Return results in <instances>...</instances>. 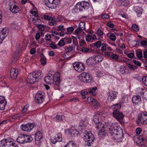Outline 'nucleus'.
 <instances>
[{"mask_svg":"<svg viewBox=\"0 0 147 147\" xmlns=\"http://www.w3.org/2000/svg\"><path fill=\"white\" fill-rule=\"evenodd\" d=\"M109 132L111 136V138L117 140L121 139L124 136L123 130L119 125L112 124L108 127Z\"/></svg>","mask_w":147,"mask_h":147,"instance_id":"1","label":"nucleus"},{"mask_svg":"<svg viewBox=\"0 0 147 147\" xmlns=\"http://www.w3.org/2000/svg\"><path fill=\"white\" fill-rule=\"evenodd\" d=\"M45 82L49 84H54L58 86L60 82V76L59 72L55 74H48L44 78Z\"/></svg>","mask_w":147,"mask_h":147,"instance_id":"2","label":"nucleus"},{"mask_svg":"<svg viewBox=\"0 0 147 147\" xmlns=\"http://www.w3.org/2000/svg\"><path fill=\"white\" fill-rule=\"evenodd\" d=\"M41 78V73L39 71H35L30 74L27 78V82L29 83L33 84Z\"/></svg>","mask_w":147,"mask_h":147,"instance_id":"3","label":"nucleus"},{"mask_svg":"<svg viewBox=\"0 0 147 147\" xmlns=\"http://www.w3.org/2000/svg\"><path fill=\"white\" fill-rule=\"evenodd\" d=\"M1 144L3 147H18V144L10 138L3 139L1 141Z\"/></svg>","mask_w":147,"mask_h":147,"instance_id":"4","label":"nucleus"},{"mask_svg":"<svg viewBox=\"0 0 147 147\" xmlns=\"http://www.w3.org/2000/svg\"><path fill=\"white\" fill-rule=\"evenodd\" d=\"M136 122L138 125L147 124V112H142L139 113Z\"/></svg>","mask_w":147,"mask_h":147,"instance_id":"5","label":"nucleus"},{"mask_svg":"<svg viewBox=\"0 0 147 147\" xmlns=\"http://www.w3.org/2000/svg\"><path fill=\"white\" fill-rule=\"evenodd\" d=\"M85 145L90 146L92 142L94 141L95 138L94 135L91 131L87 132L86 134L84 136Z\"/></svg>","mask_w":147,"mask_h":147,"instance_id":"6","label":"nucleus"},{"mask_svg":"<svg viewBox=\"0 0 147 147\" xmlns=\"http://www.w3.org/2000/svg\"><path fill=\"white\" fill-rule=\"evenodd\" d=\"M95 123L96 124V128L97 129H99L100 131L98 133V135L101 136V137H102L105 136L106 132V129H105V126L100 121H98L97 122V123Z\"/></svg>","mask_w":147,"mask_h":147,"instance_id":"7","label":"nucleus"},{"mask_svg":"<svg viewBox=\"0 0 147 147\" xmlns=\"http://www.w3.org/2000/svg\"><path fill=\"white\" fill-rule=\"evenodd\" d=\"M89 3L86 1H82L80 3H78L75 6L77 9H78L79 11H82L89 8Z\"/></svg>","mask_w":147,"mask_h":147,"instance_id":"8","label":"nucleus"},{"mask_svg":"<svg viewBox=\"0 0 147 147\" xmlns=\"http://www.w3.org/2000/svg\"><path fill=\"white\" fill-rule=\"evenodd\" d=\"M59 3V0H47L45 1V5L49 8L55 9Z\"/></svg>","mask_w":147,"mask_h":147,"instance_id":"9","label":"nucleus"},{"mask_svg":"<svg viewBox=\"0 0 147 147\" xmlns=\"http://www.w3.org/2000/svg\"><path fill=\"white\" fill-rule=\"evenodd\" d=\"M113 117L119 121L122 120L124 116L122 112L119 111H113Z\"/></svg>","mask_w":147,"mask_h":147,"instance_id":"10","label":"nucleus"},{"mask_svg":"<svg viewBox=\"0 0 147 147\" xmlns=\"http://www.w3.org/2000/svg\"><path fill=\"white\" fill-rule=\"evenodd\" d=\"M34 123H28L26 125H22L21 126V127L23 131L29 132L34 127Z\"/></svg>","mask_w":147,"mask_h":147,"instance_id":"11","label":"nucleus"},{"mask_svg":"<svg viewBox=\"0 0 147 147\" xmlns=\"http://www.w3.org/2000/svg\"><path fill=\"white\" fill-rule=\"evenodd\" d=\"M73 66L75 70L78 72H81L85 69L84 65L81 63H73Z\"/></svg>","mask_w":147,"mask_h":147,"instance_id":"12","label":"nucleus"},{"mask_svg":"<svg viewBox=\"0 0 147 147\" xmlns=\"http://www.w3.org/2000/svg\"><path fill=\"white\" fill-rule=\"evenodd\" d=\"M118 92L115 91L112 92L109 91L108 94V96L107 100L108 101L111 102L113 101L117 97V95Z\"/></svg>","mask_w":147,"mask_h":147,"instance_id":"13","label":"nucleus"},{"mask_svg":"<svg viewBox=\"0 0 147 147\" xmlns=\"http://www.w3.org/2000/svg\"><path fill=\"white\" fill-rule=\"evenodd\" d=\"M18 71L17 69L15 68H12L11 69L10 72V76L12 80L15 79L18 76Z\"/></svg>","mask_w":147,"mask_h":147,"instance_id":"14","label":"nucleus"},{"mask_svg":"<svg viewBox=\"0 0 147 147\" xmlns=\"http://www.w3.org/2000/svg\"><path fill=\"white\" fill-rule=\"evenodd\" d=\"M7 102L5 98L3 96H0V110L5 109Z\"/></svg>","mask_w":147,"mask_h":147,"instance_id":"15","label":"nucleus"},{"mask_svg":"<svg viewBox=\"0 0 147 147\" xmlns=\"http://www.w3.org/2000/svg\"><path fill=\"white\" fill-rule=\"evenodd\" d=\"M7 29L6 28H3L2 29L0 32V37L3 40L8 35V31Z\"/></svg>","mask_w":147,"mask_h":147,"instance_id":"16","label":"nucleus"},{"mask_svg":"<svg viewBox=\"0 0 147 147\" xmlns=\"http://www.w3.org/2000/svg\"><path fill=\"white\" fill-rule=\"evenodd\" d=\"M132 102L133 104L135 105H139L141 102V97L138 95L134 96L133 97Z\"/></svg>","mask_w":147,"mask_h":147,"instance_id":"17","label":"nucleus"},{"mask_svg":"<svg viewBox=\"0 0 147 147\" xmlns=\"http://www.w3.org/2000/svg\"><path fill=\"white\" fill-rule=\"evenodd\" d=\"M88 76V74L85 72L82 73L80 74L79 76V78L80 81L83 82L87 81V80L86 79L87 77Z\"/></svg>","mask_w":147,"mask_h":147,"instance_id":"18","label":"nucleus"},{"mask_svg":"<svg viewBox=\"0 0 147 147\" xmlns=\"http://www.w3.org/2000/svg\"><path fill=\"white\" fill-rule=\"evenodd\" d=\"M118 2L120 6L127 7L129 5V0H118Z\"/></svg>","mask_w":147,"mask_h":147,"instance_id":"19","label":"nucleus"},{"mask_svg":"<svg viewBox=\"0 0 147 147\" xmlns=\"http://www.w3.org/2000/svg\"><path fill=\"white\" fill-rule=\"evenodd\" d=\"M86 39L87 42H92V41L95 40H97V38L96 36L94 34L90 35L87 34L86 36Z\"/></svg>","mask_w":147,"mask_h":147,"instance_id":"20","label":"nucleus"},{"mask_svg":"<svg viewBox=\"0 0 147 147\" xmlns=\"http://www.w3.org/2000/svg\"><path fill=\"white\" fill-rule=\"evenodd\" d=\"M35 141L38 142V144L40 143V140L42 138V134L40 131H37L35 135Z\"/></svg>","mask_w":147,"mask_h":147,"instance_id":"21","label":"nucleus"},{"mask_svg":"<svg viewBox=\"0 0 147 147\" xmlns=\"http://www.w3.org/2000/svg\"><path fill=\"white\" fill-rule=\"evenodd\" d=\"M9 9L10 11L14 13H17L19 11V9L18 6L13 4L10 6Z\"/></svg>","mask_w":147,"mask_h":147,"instance_id":"22","label":"nucleus"},{"mask_svg":"<svg viewBox=\"0 0 147 147\" xmlns=\"http://www.w3.org/2000/svg\"><path fill=\"white\" fill-rule=\"evenodd\" d=\"M93 57L95 63H97L102 61L103 59L102 56L100 55H97L95 57Z\"/></svg>","mask_w":147,"mask_h":147,"instance_id":"23","label":"nucleus"},{"mask_svg":"<svg viewBox=\"0 0 147 147\" xmlns=\"http://www.w3.org/2000/svg\"><path fill=\"white\" fill-rule=\"evenodd\" d=\"M25 137L24 134H21L17 138V140L19 143L22 144L25 143Z\"/></svg>","mask_w":147,"mask_h":147,"instance_id":"24","label":"nucleus"},{"mask_svg":"<svg viewBox=\"0 0 147 147\" xmlns=\"http://www.w3.org/2000/svg\"><path fill=\"white\" fill-rule=\"evenodd\" d=\"M144 141V139L143 138L140 137L137 138L136 140V143L138 145L140 146L143 145V142Z\"/></svg>","mask_w":147,"mask_h":147,"instance_id":"25","label":"nucleus"},{"mask_svg":"<svg viewBox=\"0 0 147 147\" xmlns=\"http://www.w3.org/2000/svg\"><path fill=\"white\" fill-rule=\"evenodd\" d=\"M100 113V112L99 113L98 112L95 113L94 115L93 120L95 123H97V122L99 121Z\"/></svg>","mask_w":147,"mask_h":147,"instance_id":"26","label":"nucleus"},{"mask_svg":"<svg viewBox=\"0 0 147 147\" xmlns=\"http://www.w3.org/2000/svg\"><path fill=\"white\" fill-rule=\"evenodd\" d=\"M25 143L27 142H30L33 140L32 137L30 135H24Z\"/></svg>","mask_w":147,"mask_h":147,"instance_id":"27","label":"nucleus"},{"mask_svg":"<svg viewBox=\"0 0 147 147\" xmlns=\"http://www.w3.org/2000/svg\"><path fill=\"white\" fill-rule=\"evenodd\" d=\"M121 108V104L117 103L115 105L112 106L111 108L114 109V111H119Z\"/></svg>","mask_w":147,"mask_h":147,"instance_id":"28","label":"nucleus"},{"mask_svg":"<svg viewBox=\"0 0 147 147\" xmlns=\"http://www.w3.org/2000/svg\"><path fill=\"white\" fill-rule=\"evenodd\" d=\"M86 63L89 65L95 63L93 57L89 58L88 59L86 60Z\"/></svg>","mask_w":147,"mask_h":147,"instance_id":"29","label":"nucleus"},{"mask_svg":"<svg viewBox=\"0 0 147 147\" xmlns=\"http://www.w3.org/2000/svg\"><path fill=\"white\" fill-rule=\"evenodd\" d=\"M69 132L70 133V134L72 136H77L79 133V132L75 129L70 130V131H69Z\"/></svg>","mask_w":147,"mask_h":147,"instance_id":"30","label":"nucleus"},{"mask_svg":"<svg viewBox=\"0 0 147 147\" xmlns=\"http://www.w3.org/2000/svg\"><path fill=\"white\" fill-rule=\"evenodd\" d=\"M97 88L95 86L93 88H89L87 89L88 94L92 93L93 94L96 90Z\"/></svg>","mask_w":147,"mask_h":147,"instance_id":"31","label":"nucleus"},{"mask_svg":"<svg viewBox=\"0 0 147 147\" xmlns=\"http://www.w3.org/2000/svg\"><path fill=\"white\" fill-rule=\"evenodd\" d=\"M85 22L83 21L81 22L79 24L78 27L81 28V29H82L83 30H84L85 31Z\"/></svg>","mask_w":147,"mask_h":147,"instance_id":"32","label":"nucleus"},{"mask_svg":"<svg viewBox=\"0 0 147 147\" xmlns=\"http://www.w3.org/2000/svg\"><path fill=\"white\" fill-rule=\"evenodd\" d=\"M65 147H76V144L72 141H69Z\"/></svg>","mask_w":147,"mask_h":147,"instance_id":"33","label":"nucleus"},{"mask_svg":"<svg viewBox=\"0 0 147 147\" xmlns=\"http://www.w3.org/2000/svg\"><path fill=\"white\" fill-rule=\"evenodd\" d=\"M42 54L43 56L41 57L40 58V61L41 64L42 65H45L47 63L46 62V57L43 55V54Z\"/></svg>","mask_w":147,"mask_h":147,"instance_id":"34","label":"nucleus"},{"mask_svg":"<svg viewBox=\"0 0 147 147\" xmlns=\"http://www.w3.org/2000/svg\"><path fill=\"white\" fill-rule=\"evenodd\" d=\"M136 55L139 59H141L143 57L142 51L138 50L136 52Z\"/></svg>","mask_w":147,"mask_h":147,"instance_id":"35","label":"nucleus"},{"mask_svg":"<svg viewBox=\"0 0 147 147\" xmlns=\"http://www.w3.org/2000/svg\"><path fill=\"white\" fill-rule=\"evenodd\" d=\"M86 78L87 80V81L84 82L85 83H92L93 82V78L91 76H90L89 74L88 76Z\"/></svg>","mask_w":147,"mask_h":147,"instance_id":"36","label":"nucleus"},{"mask_svg":"<svg viewBox=\"0 0 147 147\" xmlns=\"http://www.w3.org/2000/svg\"><path fill=\"white\" fill-rule=\"evenodd\" d=\"M44 18L46 20L53 21L54 20V18L49 16L48 15H45L44 16Z\"/></svg>","mask_w":147,"mask_h":147,"instance_id":"37","label":"nucleus"},{"mask_svg":"<svg viewBox=\"0 0 147 147\" xmlns=\"http://www.w3.org/2000/svg\"><path fill=\"white\" fill-rule=\"evenodd\" d=\"M92 105L95 108H98L100 106V103L98 102L97 100L96 99V101H94L92 103Z\"/></svg>","mask_w":147,"mask_h":147,"instance_id":"38","label":"nucleus"},{"mask_svg":"<svg viewBox=\"0 0 147 147\" xmlns=\"http://www.w3.org/2000/svg\"><path fill=\"white\" fill-rule=\"evenodd\" d=\"M102 43L101 41H98L93 43L95 47L99 48L101 47Z\"/></svg>","mask_w":147,"mask_h":147,"instance_id":"39","label":"nucleus"},{"mask_svg":"<svg viewBox=\"0 0 147 147\" xmlns=\"http://www.w3.org/2000/svg\"><path fill=\"white\" fill-rule=\"evenodd\" d=\"M101 46V50L103 52L106 51L107 49V45L105 43L102 42Z\"/></svg>","mask_w":147,"mask_h":147,"instance_id":"40","label":"nucleus"},{"mask_svg":"<svg viewBox=\"0 0 147 147\" xmlns=\"http://www.w3.org/2000/svg\"><path fill=\"white\" fill-rule=\"evenodd\" d=\"M56 119L59 121H62L64 118V116L62 115H57L55 117Z\"/></svg>","mask_w":147,"mask_h":147,"instance_id":"41","label":"nucleus"},{"mask_svg":"<svg viewBox=\"0 0 147 147\" xmlns=\"http://www.w3.org/2000/svg\"><path fill=\"white\" fill-rule=\"evenodd\" d=\"M51 22H49L48 24L51 26H55L57 25L56 20L54 18V20L53 21H51Z\"/></svg>","mask_w":147,"mask_h":147,"instance_id":"42","label":"nucleus"},{"mask_svg":"<svg viewBox=\"0 0 147 147\" xmlns=\"http://www.w3.org/2000/svg\"><path fill=\"white\" fill-rule=\"evenodd\" d=\"M132 29L138 32L139 30V28L136 25L133 24L131 26Z\"/></svg>","mask_w":147,"mask_h":147,"instance_id":"43","label":"nucleus"},{"mask_svg":"<svg viewBox=\"0 0 147 147\" xmlns=\"http://www.w3.org/2000/svg\"><path fill=\"white\" fill-rule=\"evenodd\" d=\"M29 107V106L28 105H26L23 107L22 110V113H26L28 110V108Z\"/></svg>","mask_w":147,"mask_h":147,"instance_id":"44","label":"nucleus"},{"mask_svg":"<svg viewBox=\"0 0 147 147\" xmlns=\"http://www.w3.org/2000/svg\"><path fill=\"white\" fill-rule=\"evenodd\" d=\"M67 34H69L71 33L74 30V28L72 27H70L68 28H67Z\"/></svg>","mask_w":147,"mask_h":147,"instance_id":"45","label":"nucleus"},{"mask_svg":"<svg viewBox=\"0 0 147 147\" xmlns=\"http://www.w3.org/2000/svg\"><path fill=\"white\" fill-rule=\"evenodd\" d=\"M51 37L50 34H47L45 36V38L47 41H50L51 40Z\"/></svg>","mask_w":147,"mask_h":147,"instance_id":"46","label":"nucleus"},{"mask_svg":"<svg viewBox=\"0 0 147 147\" xmlns=\"http://www.w3.org/2000/svg\"><path fill=\"white\" fill-rule=\"evenodd\" d=\"M110 39L112 41H115L116 40V37L113 33H111L110 36Z\"/></svg>","mask_w":147,"mask_h":147,"instance_id":"47","label":"nucleus"},{"mask_svg":"<svg viewBox=\"0 0 147 147\" xmlns=\"http://www.w3.org/2000/svg\"><path fill=\"white\" fill-rule=\"evenodd\" d=\"M83 31V30L78 27L75 31L74 33L75 34H77L81 33Z\"/></svg>","mask_w":147,"mask_h":147,"instance_id":"48","label":"nucleus"},{"mask_svg":"<svg viewBox=\"0 0 147 147\" xmlns=\"http://www.w3.org/2000/svg\"><path fill=\"white\" fill-rule=\"evenodd\" d=\"M79 44L82 47H84L86 45L85 41L84 40H81L79 42Z\"/></svg>","mask_w":147,"mask_h":147,"instance_id":"49","label":"nucleus"},{"mask_svg":"<svg viewBox=\"0 0 147 147\" xmlns=\"http://www.w3.org/2000/svg\"><path fill=\"white\" fill-rule=\"evenodd\" d=\"M44 100V99H42V98H35V102L38 104L41 103Z\"/></svg>","mask_w":147,"mask_h":147,"instance_id":"50","label":"nucleus"},{"mask_svg":"<svg viewBox=\"0 0 147 147\" xmlns=\"http://www.w3.org/2000/svg\"><path fill=\"white\" fill-rule=\"evenodd\" d=\"M97 34L98 36H101L103 35V32L100 29H98L97 31Z\"/></svg>","mask_w":147,"mask_h":147,"instance_id":"51","label":"nucleus"},{"mask_svg":"<svg viewBox=\"0 0 147 147\" xmlns=\"http://www.w3.org/2000/svg\"><path fill=\"white\" fill-rule=\"evenodd\" d=\"M112 53V52H109L105 51L104 53V55L105 56H107L108 57H111Z\"/></svg>","mask_w":147,"mask_h":147,"instance_id":"52","label":"nucleus"},{"mask_svg":"<svg viewBox=\"0 0 147 147\" xmlns=\"http://www.w3.org/2000/svg\"><path fill=\"white\" fill-rule=\"evenodd\" d=\"M106 25L107 26L110 28H113L115 27V25L111 22H108L106 24Z\"/></svg>","mask_w":147,"mask_h":147,"instance_id":"53","label":"nucleus"},{"mask_svg":"<svg viewBox=\"0 0 147 147\" xmlns=\"http://www.w3.org/2000/svg\"><path fill=\"white\" fill-rule=\"evenodd\" d=\"M89 50V49L88 48L84 47L80 48V49L79 50L84 53H86Z\"/></svg>","mask_w":147,"mask_h":147,"instance_id":"54","label":"nucleus"},{"mask_svg":"<svg viewBox=\"0 0 147 147\" xmlns=\"http://www.w3.org/2000/svg\"><path fill=\"white\" fill-rule=\"evenodd\" d=\"M125 67L123 66H121L120 69V72L122 74H123L125 72Z\"/></svg>","mask_w":147,"mask_h":147,"instance_id":"55","label":"nucleus"},{"mask_svg":"<svg viewBox=\"0 0 147 147\" xmlns=\"http://www.w3.org/2000/svg\"><path fill=\"white\" fill-rule=\"evenodd\" d=\"M87 100L89 103L91 102L92 103L94 101H96V99L93 98L92 97H90L87 98Z\"/></svg>","mask_w":147,"mask_h":147,"instance_id":"56","label":"nucleus"},{"mask_svg":"<svg viewBox=\"0 0 147 147\" xmlns=\"http://www.w3.org/2000/svg\"><path fill=\"white\" fill-rule=\"evenodd\" d=\"M38 28L41 31H43L45 30V27L44 25L40 24L38 26Z\"/></svg>","mask_w":147,"mask_h":147,"instance_id":"57","label":"nucleus"},{"mask_svg":"<svg viewBox=\"0 0 147 147\" xmlns=\"http://www.w3.org/2000/svg\"><path fill=\"white\" fill-rule=\"evenodd\" d=\"M140 10H137L136 11V13L138 15V16L140 17L142 15V9L141 8H139Z\"/></svg>","mask_w":147,"mask_h":147,"instance_id":"58","label":"nucleus"},{"mask_svg":"<svg viewBox=\"0 0 147 147\" xmlns=\"http://www.w3.org/2000/svg\"><path fill=\"white\" fill-rule=\"evenodd\" d=\"M65 49L67 52L72 51L73 50V47L71 46H68L65 48Z\"/></svg>","mask_w":147,"mask_h":147,"instance_id":"59","label":"nucleus"},{"mask_svg":"<svg viewBox=\"0 0 147 147\" xmlns=\"http://www.w3.org/2000/svg\"><path fill=\"white\" fill-rule=\"evenodd\" d=\"M119 56L115 54H112L111 57L114 59H117L119 58Z\"/></svg>","mask_w":147,"mask_h":147,"instance_id":"60","label":"nucleus"},{"mask_svg":"<svg viewBox=\"0 0 147 147\" xmlns=\"http://www.w3.org/2000/svg\"><path fill=\"white\" fill-rule=\"evenodd\" d=\"M65 42L64 41L62 40H61L59 42L58 45L59 46L61 47L64 46L65 45Z\"/></svg>","mask_w":147,"mask_h":147,"instance_id":"61","label":"nucleus"},{"mask_svg":"<svg viewBox=\"0 0 147 147\" xmlns=\"http://www.w3.org/2000/svg\"><path fill=\"white\" fill-rule=\"evenodd\" d=\"M142 81L143 83L147 86V77H143L142 78Z\"/></svg>","mask_w":147,"mask_h":147,"instance_id":"62","label":"nucleus"},{"mask_svg":"<svg viewBox=\"0 0 147 147\" xmlns=\"http://www.w3.org/2000/svg\"><path fill=\"white\" fill-rule=\"evenodd\" d=\"M57 138L58 139V140H59V142H61L62 140V137L61 134V133H58L57 134Z\"/></svg>","mask_w":147,"mask_h":147,"instance_id":"63","label":"nucleus"},{"mask_svg":"<svg viewBox=\"0 0 147 147\" xmlns=\"http://www.w3.org/2000/svg\"><path fill=\"white\" fill-rule=\"evenodd\" d=\"M49 46L51 48L55 49L57 48V47L56 45H55L53 43H51L49 44Z\"/></svg>","mask_w":147,"mask_h":147,"instance_id":"64","label":"nucleus"}]
</instances>
